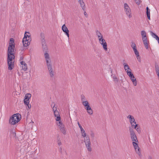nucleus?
Returning <instances> with one entry per match:
<instances>
[{"label":"nucleus","instance_id":"obj_51","mask_svg":"<svg viewBox=\"0 0 159 159\" xmlns=\"http://www.w3.org/2000/svg\"><path fill=\"white\" fill-rule=\"evenodd\" d=\"M157 40V41L158 42V43L159 44V39L158 40Z\"/></svg>","mask_w":159,"mask_h":159},{"label":"nucleus","instance_id":"obj_41","mask_svg":"<svg viewBox=\"0 0 159 159\" xmlns=\"http://www.w3.org/2000/svg\"><path fill=\"white\" fill-rule=\"evenodd\" d=\"M134 1L137 5H139L140 4L139 0H134Z\"/></svg>","mask_w":159,"mask_h":159},{"label":"nucleus","instance_id":"obj_9","mask_svg":"<svg viewBox=\"0 0 159 159\" xmlns=\"http://www.w3.org/2000/svg\"><path fill=\"white\" fill-rule=\"evenodd\" d=\"M127 74L132 81L134 85L135 86H136L137 85V81L133 74L130 71L128 72Z\"/></svg>","mask_w":159,"mask_h":159},{"label":"nucleus","instance_id":"obj_53","mask_svg":"<svg viewBox=\"0 0 159 159\" xmlns=\"http://www.w3.org/2000/svg\"><path fill=\"white\" fill-rule=\"evenodd\" d=\"M60 150H62V148H60Z\"/></svg>","mask_w":159,"mask_h":159},{"label":"nucleus","instance_id":"obj_26","mask_svg":"<svg viewBox=\"0 0 159 159\" xmlns=\"http://www.w3.org/2000/svg\"><path fill=\"white\" fill-rule=\"evenodd\" d=\"M81 102H83L84 101H86L87 100L85 96L83 95H81Z\"/></svg>","mask_w":159,"mask_h":159},{"label":"nucleus","instance_id":"obj_42","mask_svg":"<svg viewBox=\"0 0 159 159\" xmlns=\"http://www.w3.org/2000/svg\"><path fill=\"white\" fill-rule=\"evenodd\" d=\"M90 135L92 138H94V134L92 132L90 134Z\"/></svg>","mask_w":159,"mask_h":159},{"label":"nucleus","instance_id":"obj_47","mask_svg":"<svg viewBox=\"0 0 159 159\" xmlns=\"http://www.w3.org/2000/svg\"><path fill=\"white\" fill-rule=\"evenodd\" d=\"M23 57L22 56L20 58V61H23Z\"/></svg>","mask_w":159,"mask_h":159},{"label":"nucleus","instance_id":"obj_48","mask_svg":"<svg viewBox=\"0 0 159 159\" xmlns=\"http://www.w3.org/2000/svg\"><path fill=\"white\" fill-rule=\"evenodd\" d=\"M28 106V107L29 109L31 108V105L30 104L29 105V104L28 105H27Z\"/></svg>","mask_w":159,"mask_h":159},{"label":"nucleus","instance_id":"obj_34","mask_svg":"<svg viewBox=\"0 0 159 159\" xmlns=\"http://www.w3.org/2000/svg\"><path fill=\"white\" fill-rule=\"evenodd\" d=\"M142 39L143 43H147L148 42L147 39V38H142Z\"/></svg>","mask_w":159,"mask_h":159},{"label":"nucleus","instance_id":"obj_13","mask_svg":"<svg viewBox=\"0 0 159 159\" xmlns=\"http://www.w3.org/2000/svg\"><path fill=\"white\" fill-rule=\"evenodd\" d=\"M56 109L54 111V115L56 117V120L57 121H59L60 120L61 117L57 109V108L55 107Z\"/></svg>","mask_w":159,"mask_h":159},{"label":"nucleus","instance_id":"obj_55","mask_svg":"<svg viewBox=\"0 0 159 159\" xmlns=\"http://www.w3.org/2000/svg\"><path fill=\"white\" fill-rule=\"evenodd\" d=\"M33 159H36V158H34Z\"/></svg>","mask_w":159,"mask_h":159},{"label":"nucleus","instance_id":"obj_6","mask_svg":"<svg viewBox=\"0 0 159 159\" xmlns=\"http://www.w3.org/2000/svg\"><path fill=\"white\" fill-rule=\"evenodd\" d=\"M129 130L130 133L131 138L132 141H133V142L138 143L137 137L133 129H132L131 128H130Z\"/></svg>","mask_w":159,"mask_h":159},{"label":"nucleus","instance_id":"obj_32","mask_svg":"<svg viewBox=\"0 0 159 159\" xmlns=\"http://www.w3.org/2000/svg\"><path fill=\"white\" fill-rule=\"evenodd\" d=\"M96 35H97V37H98L99 36H101L102 35V34L100 33V32L99 31H98V30L96 31Z\"/></svg>","mask_w":159,"mask_h":159},{"label":"nucleus","instance_id":"obj_10","mask_svg":"<svg viewBox=\"0 0 159 159\" xmlns=\"http://www.w3.org/2000/svg\"><path fill=\"white\" fill-rule=\"evenodd\" d=\"M138 143L132 142L133 146L134 147L136 153L140 156H141V150L139 147Z\"/></svg>","mask_w":159,"mask_h":159},{"label":"nucleus","instance_id":"obj_15","mask_svg":"<svg viewBox=\"0 0 159 159\" xmlns=\"http://www.w3.org/2000/svg\"><path fill=\"white\" fill-rule=\"evenodd\" d=\"M85 109L86 110L87 112L89 115H92L93 114V111L91 109L90 105H89L86 107H85Z\"/></svg>","mask_w":159,"mask_h":159},{"label":"nucleus","instance_id":"obj_35","mask_svg":"<svg viewBox=\"0 0 159 159\" xmlns=\"http://www.w3.org/2000/svg\"><path fill=\"white\" fill-rule=\"evenodd\" d=\"M98 41H99L100 40V41L101 40V39H104L103 35L99 36L98 37Z\"/></svg>","mask_w":159,"mask_h":159},{"label":"nucleus","instance_id":"obj_8","mask_svg":"<svg viewBox=\"0 0 159 159\" xmlns=\"http://www.w3.org/2000/svg\"><path fill=\"white\" fill-rule=\"evenodd\" d=\"M127 118L129 119L132 127L136 128V126H137L138 125L136 124L134 117L131 115H129L127 116Z\"/></svg>","mask_w":159,"mask_h":159},{"label":"nucleus","instance_id":"obj_52","mask_svg":"<svg viewBox=\"0 0 159 159\" xmlns=\"http://www.w3.org/2000/svg\"><path fill=\"white\" fill-rule=\"evenodd\" d=\"M149 159H152V158L151 157H150Z\"/></svg>","mask_w":159,"mask_h":159},{"label":"nucleus","instance_id":"obj_17","mask_svg":"<svg viewBox=\"0 0 159 159\" xmlns=\"http://www.w3.org/2000/svg\"><path fill=\"white\" fill-rule=\"evenodd\" d=\"M78 2L79 3L81 7L82 8L84 11L85 10V6L83 0H79Z\"/></svg>","mask_w":159,"mask_h":159},{"label":"nucleus","instance_id":"obj_22","mask_svg":"<svg viewBox=\"0 0 159 159\" xmlns=\"http://www.w3.org/2000/svg\"><path fill=\"white\" fill-rule=\"evenodd\" d=\"M141 34L142 38H147V34L145 31L144 30L142 31Z\"/></svg>","mask_w":159,"mask_h":159},{"label":"nucleus","instance_id":"obj_18","mask_svg":"<svg viewBox=\"0 0 159 159\" xmlns=\"http://www.w3.org/2000/svg\"><path fill=\"white\" fill-rule=\"evenodd\" d=\"M27 40L26 39V38H23L22 41L23 45L24 47H26L29 46L30 44V42H28Z\"/></svg>","mask_w":159,"mask_h":159},{"label":"nucleus","instance_id":"obj_40","mask_svg":"<svg viewBox=\"0 0 159 159\" xmlns=\"http://www.w3.org/2000/svg\"><path fill=\"white\" fill-rule=\"evenodd\" d=\"M55 104H53V105L52 104L51 105L52 107L53 110L54 111V110H55L56 108L55 107Z\"/></svg>","mask_w":159,"mask_h":159},{"label":"nucleus","instance_id":"obj_24","mask_svg":"<svg viewBox=\"0 0 159 159\" xmlns=\"http://www.w3.org/2000/svg\"><path fill=\"white\" fill-rule=\"evenodd\" d=\"M83 105L85 107L89 105V103L87 100L84 101L82 102Z\"/></svg>","mask_w":159,"mask_h":159},{"label":"nucleus","instance_id":"obj_11","mask_svg":"<svg viewBox=\"0 0 159 159\" xmlns=\"http://www.w3.org/2000/svg\"><path fill=\"white\" fill-rule=\"evenodd\" d=\"M31 97V94L28 93L26 94L25 96V99L24 100V103L25 105H28L29 103V99Z\"/></svg>","mask_w":159,"mask_h":159},{"label":"nucleus","instance_id":"obj_12","mask_svg":"<svg viewBox=\"0 0 159 159\" xmlns=\"http://www.w3.org/2000/svg\"><path fill=\"white\" fill-rule=\"evenodd\" d=\"M99 43L102 46L103 49L105 51L107 50V44L105 39H101L99 41Z\"/></svg>","mask_w":159,"mask_h":159},{"label":"nucleus","instance_id":"obj_36","mask_svg":"<svg viewBox=\"0 0 159 159\" xmlns=\"http://www.w3.org/2000/svg\"><path fill=\"white\" fill-rule=\"evenodd\" d=\"M134 52L137 58L138 59V57L139 56V54L138 51L137 50V51L135 52Z\"/></svg>","mask_w":159,"mask_h":159},{"label":"nucleus","instance_id":"obj_28","mask_svg":"<svg viewBox=\"0 0 159 159\" xmlns=\"http://www.w3.org/2000/svg\"><path fill=\"white\" fill-rule=\"evenodd\" d=\"M60 130L63 134L65 135L66 134V131L65 128L61 129H60Z\"/></svg>","mask_w":159,"mask_h":159},{"label":"nucleus","instance_id":"obj_19","mask_svg":"<svg viewBox=\"0 0 159 159\" xmlns=\"http://www.w3.org/2000/svg\"><path fill=\"white\" fill-rule=\"evenodd\" d=\"M150 10L148 7H146V14L147 16L148 19L149 20H150Z\"/></svg>","mask_w":159,"mask_h":159},{"label":"nucleus","instance_id":"obj_3","mask_svg":"<svg viewBox=\"0 0 159 159\" xmlns=\"http://www.w3.org/2000/svg\"><path fill=\"white\" fill-rule=\"evenodd\" d=\"M20 115L19 113L14 114L10 118L9 123L12 125H14L20 120Z\"/></svg>","mask_w":159,"mask_h":159},{"label":"nucleus","instance_id":"obj_50","mask_svg":"<svg viewBox=\"0 0 159 159\" xmlns=\"http://www.w3.org/2000/svg\"><path fill=\"white\" fill-rule=\"evenodd\" d=\"M133 50H134V52H135V51H137V48H135V49H133Z\"/></svg>","mask_w":159,"mask_h":159},{"label":"nucleus","instance_id":"obj_43","mask_svg":"<svg viewBox=\"0 0 159 159\" xmlns=\"http://www.w3.org/2000/svg\"><path fill=\"white\" fill-rule=\"evenodd\" d=\"M20 62L22 65H24V64L25 63L24 61H20Z\"/></svg>","mask_w":159,"mask_h":159},{"label":"nucleus","instance_id":"obj_2","mask_svg":"<svg viewBox=\"0 0 159 159\" xmlns=\"http://www.w3.org/2000/svg\"><path fill=\"white\" fill-rule=\"evenodd\" d=\"M44 57L50 76L52 78L54 76V72L52 67L51 61L49 54L48 53H45L44 54Z\"/></svg>","mask_w":159,"mask_h":159},{"label":"nucleus","instance_id":"obj_39","mask_svg":"<svg viewBox=\"0 0 159 159\" xmlns=\"http://www.w3.org/2000/svg\"><path fill=\"white\" fill-rule=\"evenodd\" d=\"M113 79L114 81H116V82L118 81V80H117V78L114 75L113 76Z\"/></svg>","mask_w":159,"mask_h":159},{"label":"nucleus","instance_id":"obj_27","mask_svg":"<svg viewBox=\"0 0 159 159\" xmlns=\"http://www.w3.org/2000/svg\"><path fill=\"white\" fill-rule=\"evenodd\" d=\"M155 70L157 74H159V67L156 64L155 65Z\"/></svg>","mask_w":159,"mask_h":159},{"label":"nucleus","instance_id":"obj_14","mask_svg":"<svg viewBox=\"0 0 159 159\" xmlns=\"http://www.w3.org/2000/svg\"><path fill=\"white\" fill-rule=\"evenodd\" d=\"M62 30L63 32H64L66 34L67 36V37L69 39V31L68 30L65 24H64L62 26Z\"/></svg>","mask_w":159,"mask_h":159},{"label":"nucleus","instance_id":"obj_37","mask_svg":"<svg viewBox=\"0 0 159 159\" xmlns=\"http://www.w3.org/2000/svg\"><path fill=\"white\" fill-rule=\"evenodd\" d=\"M138 131V133H140L141 130L139 127H138V126H136V128H134Z\"/></svg>","mask_w":159,"mask_h":159},{"label":"nucleus","instance_id":"obj_4","mask_svg":"<svg viewBox=\"0 0 159 159\" xmlns=\"http://www.w3.org/2000/svg\"><path fill=\"white\" fill-rule=\"evenodd\" d=\"M45 35L44 33H41L40 34V40L42 44L43 50L46 51L47 49V47L45 39Z\"/></svg>","mask_w":159,"mask_h":159},{"label":"nucleus","instance_id":"obj_30","mask_svg":"<svg viewBox=\"0 0 159 159\" xmlns=\"http://www.w3.org/2000/svg\"><path fill=\"white\" fill-rule=\"evenodd\" d=\"M24 38H26V39L27 40H28L27 42H28L30 43L31 41V38L30 35L28 37L26 38L25 37H24Z\"/></svg>","mask_w":159,"mask_h":159},{"label":"nucleus","instance_id":"obj_16","mask_svg":"<svg viewBox=\"0 0 159 159\" xmlns=\"http://www.w3.org/2000/svg\"><path fill=\"white\" fill-rule=\"evenodd\" d=\"M78 124L79 127L80 129L82 136H83L84 138L86 136V134L85 133L84 129L83 128L81 125H80L79 122H78Z\"/></svg>","mask_w":159,"mask_h":159},{"label":"nucleus","instance_id":"obj_21","mask_svg":"<svg viewBox=\"0 0 159 159\" xmlns=\"http://www.w3.org/2000/svg\"><path fill=\"white\" fill-rule=\"evenodd\" d=\"M124 69L127 73L128 72H131V70L130 68L129 67L128 65L125 66Z\"/></svg>","mask_w":159,"mask_h":159},{"label":"nucleus","instance_id":"obj_49","mask_svg":"<svg viewBox=\"0 0 159 159\" xmlns=\"http://www.w3.org/2000/svg\"><path fill=\"white\" fill-rule=\"evenodd\" d=\"M127 65L128 64L125 63H123V65L124 66V67H125V66Z\"/></svg>","mask_w":159,"mask_h":159},{"label":"nucleus","instance_id":"obj_44","mask_svg":"<svg viewBox=\"0 0 159 159\" xmlns=\"http://www.w3.org/2000/svg\"><path fill=\"white\" fill-rule=\"evenodd\" d=\"M84 15L86 17H88V14L85 11V10L84 11Z\"/></svg>","mask_w":159,"mask_h":159},{"label":"nucleus","instance_id":"obj_7","mask_svg":"<svg viewBox=\"0 0 159 159\" xmlns=\"http://www.w3.org/2000/svg\"><path fill=\"white\" fill-rule=\"evenodd\" d=\"M86 148L89 152H91L92 151V148L91 145V143L90 142V140L89 137H87L84 139V140Z\"/></svg>","mask_w":159,"mask_h":159},{"label":"nucleus","instance_id":"obj_45","mask_svg":"<svg viewBox=\"0 0 159 159\" xmlns=\"http://www.w3.org/2000/svg\"><path fill=\"white\" fill-rule=\"evenodd\" d=\"M58 144L59 146L61 145V143L60 141H59L58 142Z\"/></svg>","mask_w":159,"mask_h":159},{"label":"nucleus","instance_id":"obj_29","mask_svg":"<svg viewBox=\"0 0 159 159\" xmlns=\"http://www.w3.org/2000/svg\"><path fill=\"white\" fill-rule=\"evenodd\" d=\"M131 47L133 49L136 48V47L135 44L133 42L131 43Z\"/></svg>","mask_w":159,"mask_h":159},{"label":"nucleus","instance_id":"obj_20","mask_svg":"<svg viewBox=\"0 0 159 159\" xmlns=\"http://www.w3.org/2000/svg\"><path fill=\"white\" fill-rule=\"evenodd\" d=\"M57 125L59 126L60 129L65 128L64 125L60 120L57 123Z\"/></svg>","mask_w":159,"mask_h":159},{"label":"nucleus","instance_id":"obj_33","mask_svg":"<svg viewBox=\"0 0 159 159\" xmlns=\"http://www.w3.org/2000/svg\"><path fill=\"white\" fill-rule=\"evenodd\" d=\"M30 35V34L29 32H25V34L24 37H25H25L26 38Z\"/></svg>","mask_w":159,"mask_h":159},{"label":"nucleus","instance_id":"obj_1","mask_svg":"<svg viewBox=\"0 0 159 159\" xmlns=\"http://www.w3.org/2000/svg\"><path fill=\"white\" fill-rule=\"evenodd\" d=\"M15 47L14 44L13 43H9L8 48L7 63L8 66V69L10 70H12L14 67V61L13 60L15 56L13 52Z\"/></svg>","mask_w":159,"mask_h":159},{"label":"nucleus","instance_id":"obj_31","mask_svg":"<svg viewBox=\"0 0 159 159\" xmlns=\"http://www.w3.org/2000/svg\"><path fill=\"white\" fill-rule=\"evenodd\" d=\"M149 43V41L147 43H143L144 46L146 49L148 48V44Z\"/></svg>","mask_w":159,"mask_h":159},{"label":"nucleus","instance_id":"obj_54","mask_svg":"<svg viewBox=\"0 0 159 159\" xmlns=\"http://www.w3.org/2000/svg\"><path fill=\"white\" fill-rule=\"evenodd\" d=\"M127 70H129V69H127Z\"/></svg>","mask_w":159,"mask_h":159},{"label":"nucleus","instance_id":"obj_25","mask_svg":"<svg viewBox=\"0 0 159 159\" xmlns=\"http://www.w3.org/2000/svg\"><path fill=\"white\" fill-rule=\"evenodd\" d=\"M22 69L24 71H26L27 69V67L26 64L25 63L24 65H22Z\"/></svg>","mask_w":159,"mask_h":159},{"label":"nucleus","instance_id":"obj_38","mask_svg":"<svg viewBox=\"0 0 159 159\" xmlns=\"http://www.w3.org/2000/svg\"><path fill=\"white\" fill-rule=\"evenodd\" d=\"M10 41L11 43H13V44H14V40L13 38H11L10 39Z\"/></svg>","mask_w":159,"mask_h":159},{"label":"nucleus","instance_id":"obj_23","mask_svg":"<svg viewBox=\"0 0 159 159\" xmlns=\"http://www.w3.org/2000/svg\"><path fill=\"white\" fill-rule=\"evenodd\" d=\"M152 36L154 38H155L157 40L159 39V37L155 33L153 32H151Z\"/></svg>","mask_w":159,"mask_h":159},{"label":"nucleus","instance_id":"obj_5","mask_svg":"<svg viewBox=\"0 0 159 159\" xmlns=\"http://www.w3.org/2000/svg\"><path fill=\"white\" fill-rule=\"evenodd\" d=\"M125 11L126 15L130 18L132 17V12L130 7L128 5L125 3L124 4Z\"/></svg>","mask_w":159,"mask_h":159},{"label":"nucleus","instance_id":"obj_46","mask_svg":"<svg viewBox=\"0 0 159 159\" xmlns=\"http://www.w3.org/2000/svg\"><path fill=\"white\" fill-rule=\"evenodd\" d=\"M138 57V59L137 58V59L138 60V61L140 62H141V58L140 56H139Z\"/></svg>","mask_w":159,"mask_h":159}]
</instances>
